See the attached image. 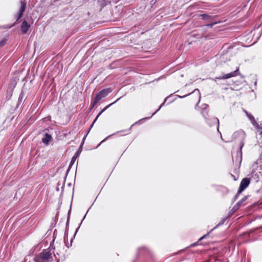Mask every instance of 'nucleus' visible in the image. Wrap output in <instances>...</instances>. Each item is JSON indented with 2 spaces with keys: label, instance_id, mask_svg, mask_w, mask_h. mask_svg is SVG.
I'll use <instances>...</instances> for the list:
<instances>
[{
  "label": "nucleus",
  "instance_id": "obj_1",
  "mask_svg": "<svg viewBox=\"0 0 262 262\" xmlns=\"http://www.w3.org/2000/svg\"><path fill=\"white\" fill-rule=\"evenodd\" d=\"M112 92V89L109 88L104 89L100 91L94 98V104L98 103L102 98L106 97Z\"/></svg>",
  "mask_w": 262,
  "mask_h": 262
},
{
  "label": "nucleus",
  "instance_id": "obj_2",
  "mask_svg": "<svg viewBox=\"0 0 262 262\" xmlns=\"http://www.w3.org/2000/svg\"><path fill=\"white\" fill-rule=\"evenodd\" d=\"M51 253L49 251H45L36 255L34 258L35 262H47L51 257Z\"/></svg>",
  "mask_w": 262,
  "mask_h": 262
},
{
  "label": "nucleus",
  "instance_id": "obj_3",
  "mask_svg": "<svg viewBox=\"0 0 262 262\" xmlns=\"http://www.w3.org/2000/svg\"><path fill=\"white\" fill-rule=\"evenodd\" d=\"M151 255L152 252L149 248L145 246H142L138 248L136 257H138L142 255L144 256H151Z\"/></svg>",
  "mask_w": 262,
  "mask_h": 262
},
{
  "label": "nucleus",
  "instance_id": "obj_4",
  "mask_svg": "<svg viewBox=\"0 0 262 262\" xmlns=\"http://www.w3.org/2000/svg\"><path fill=\"white\" fill-rule=\"evenodd\" d=\"M244 145V143L242 142L239 146V149L235 154V156L232 155V160L236 164L240 165L242 161V149Z\"/></svg>",
  "mask_w": 262,
  "mask_h": 262
},
{
  "label": "nucleus",
  "instance_id": "obj_5",
  "mask_svg": "<svg viewBox=\"0 0 262 262\" xmlns=\"http://www.w3.org/2000/svg\"><path fill=\"white\" fill-rule=\"evenodd\" d=\"M250 179L247 178H244L241 182L240 185L238 190L237 194L235 196L234 200H236L238 196V194L243 191L249 185Z\"/></svg>",
  "mask_w": 262,
  "mask_h": 262
},
{
  "label": "nucleus",
  "instance_id": "obj_6",
  "mask_svg": "<svg viewBox=\"0 0 262 262\" xmlns=\"http://www.w3.org/2000/svg\"><path fill=\"white\" fill-rule=\"evenodd\" d=\"M252 177L256 182L262 181V165H260L258 169L252 170Z\"/></svg>",
  "mask_w": 262,
  "mask_h": 262
},
{
  "label": "nucleus",
  "instance_id": "obj_7",
  "mask_svg": "<svg viewBox=\"0 0 262 262\" xmlns=\"http://www.w3.org/2000/svg\"><path fill=\"white\" fill-rule=\"evenodd\" d=\"M238 69H237L236 70H235L233 72H232L230 73H228L226 74H225L223 75L222 76H219L216 77L214 78H213L212 80L215 82H216L217 80H221V79H226L228 78H230L231 77H234L235 76H237L238 74Z\"/></svg>",
  "mask_w": 262,
  "mask_h": 262
},
{
  "label": "nucleus",
  "instance_id": "obj_8",
  "mask_svg": "<svg viewBox=\"0 0 262 262\" xmlns=\"http://www.w3.org/2000/svg\"><path fill=\"white\" fill-rule=\"evenodd\" d=\"M20 7L18 13L15 15L16 21H17L23 15L26 8V3L25 2L20 1Z\"/></svg>",
  "mask_w": 262,
  "mask_h": 262
},
{
  "label": "nucleus",
  "instance_id": "obj_9",
  "mask_svg": "<svg viewBox=\"0 0 262 262\" xmlns=\"http://www.w3.org/2000/svg\"><path fill=\"white\" fill-rule=\"evenodd\" d=\"M245 137V133L242 130H238V131L234 132L232 135L233 139L235 140L237 138L239 139V140L240 141V144H241V143L242 142H243L244 143V140Z\"/></svg>",
  "mask_w": 262,
  "mask_h": 262
},
{
  "label": "nucleus",
  "instance_id": "obj_10",
  "mask_svg": "<svg viewBox=\"0 0 262 262\" xmlns=\"http://www.w3.org/2000/svg\"><path fill=\"white\" fill-rule=\"evenodd\" d=\"M228 218V217H226V218H224V219H223L220 222V223L215 226L214 227L210 232H208L207 234H206L205 235H203V236L201 237L199 241L196 242V243H193L191 245V247H194L195 246V245H196L198 244V243L201 240H202L203 239L206 238L207 236L209 235V233L213 230H214V229H215L216 228H217L218 226H220L221 225H222L224 222H225V221L227 220V219Z\"/></svg>",
  "mask_w": 262,
  "mask_h": 262
},
{
  "label": "nucleus",
  "instance_id": "obj_11",
  "mask_svg": "<svg viewBox=\"0 0 262 262\" xmlns=\"http://www.w3.org/2000/svg\"><path fill=\"white\" fill-rule=\"evenodd\" d=\"M206 122L210 126H212L214 124L217 125V130L219 133L221 134V133L219 132V120L216 117H213L211 119H208Z\"/></svg>",
  "mask_w": 262,
  "mask_h": 262
},
{
  "label": "nucleus",
  "instance_id": "obj_12",
  "mask_svg": "<svg viewBox=\"0 0 262 262\" xmlns=\"http://www.w3.org/2000/svg\"><path fill=\"white\" fill-rule=\"evenodd\" d=\"M121 97H120L118 98L114 102L108 104V105L106 106L97 116L95 120H94L92 124L91 125V127L93 126V124L95 123V122L96 121L98 117L105 111H106L108 107H110L111 105L116 103L118 100H119L121 99Z\"/></svg>",
  "mask_w": 262,
  "mask_h": 262
},
{
  "label": "nucleus",
  "instance_id": "obj_13",
  "mask_svg": "<svg viewBox=\"0 0 262 262\" xmlns=\"http://www.w3.org/2000/svg\"><path fill=\"white\" fill-rule=\"evenodd\" d=\"M30 25L26 20H24L21 24L20 29L23 34L26 33L30 28Z\"/></svg>",
  "mask_w": 262,
  "mask_h": 262
},
{
  "label": "nucleus",
  "instance_id": "obj_14",
  "mask_svg": "<svg viewBox=\"0 0 262 262\" xmlns=\"http://www.w3.org/2000/svg\"><path fill=\"white\" fill-rule=\"evenodd\" d=\"M245 113H246L247 117L250 120L251 122L252 123V124L254 126L256 127L257 126H258V124L256 122V121L255 120L254 117H253V116L252 114L249 113L246 111H245Z\"/></svg>",
  "mask_w": 262,
  "mask_h": 262
},
{
  "label": "nucleus",
  "instance_id": "obj_15",
  "mask_svg": "<svg viewBox=\"0 0 262 262\" xmlns=\"http://www.w3.org/2000/svg\"><path fill=\"white\" fill-rule=\"evenodd\" d=\"M216 189L217 191H221L223 195H226L228 192V189L226 187L223 186H216Z\"/></svg>",
  "mask_w": 262,
  "mask_h": 262
},
{
  "label": "nucleus",
  "instance_id": "obj_16",
  "mask_svg": "<svg viewBox=\"0 0 262 262\" xmlns=\"http://www.w3.org/2000/svg\"><path fill=\"white\" fill-rule=\"evenodd\" d=\"M51 138H52L51 135H50V134H49L48 133H46L45 134V137H43L42 139V142L45 144L47 145V144H48L49 141L51 140Z\"/></svg>",
  "mask_w": 262,
  "mask_h": 262
},
{
  "label": "nucleus",
  "instance_id": "obj_17",
  "mask_svg": "<svg viewBox=\"0 0 262 262\" xmlns=\"http://www.w3.org/2000/svg\"><path fill=\"white\" fill-rule=\"evenodd\" d=\"M167 98H166L165 99L164 102H163V103H162V104L160 105V106H159V108H158V110H157L155 113H152V115H151V116H150V117H145V118H143V119H141L140 120H139V121H142V120H147V119H149L150 118H151L152 117V116H153L155 114H156V113H157V112H158V111L161 109V107H162L164 105V103H165V102H166Z\"/></svg>",
  "mask_w": 262,
  "mask_h": 262
},
{
  "label": "nucleus",
  "instance_id": "obj_18",
  "mask_svg": "<svg viewBox=\"0 0 262 262\" xmlns=\"http://www.w3.org/2000/svg\"><path fill=\"white\" fill-rule=\"evenodd\" d=\"M200 16L202 17V19L204 20H208L209 21H211V20L213 19L212 16L208 15L207 14H201L200 15Z\"/></svg>",
  "mask_w": 262,
  "mask_h": 262
},
{
  "label": "nucleus",
  "instance_id": "obj_19",
  "mask_svg": "<svg viewBox=\"0 0 262 262\" xmlns=\"http://www.w3.org/2000/svg\"><path fill=\"white\" fill-rule=\"evenodd\" d=\"M247 199V196H244L242 200H241L239 201H238L236 205H235L233 209H234L235 210L237 209L242 204V203L245 201Z\"/></svg>",
  "mask_w": 262,
  "mask_h": 262
},
{
  "label": "nucleus",
  "instance_id": "obj_20",
  "mask_svg": "<svg viewBox=\"0 0 262 262\" xmlns=\"http://www.w3.org/2000/svg\"><path fill=\"white\" fill-rule=\"evenodd\" d=\"M76 157L75 156V155H74L72 159V160L70 162V165L69 166V167H68V170H67V172L69 171V170H70V169L71 168V167L72 166V165L73 164V163L75 162V160H76Z\"/></svg>",
  "mask_w": 262,
  "mask_h": 262
},
{
  "label": "nucleus",
  "instance_id": "obj_21",
  "mask_svg": "<svg viewBox=\"0 0 262 262\" xmlns=\"http://www.w3.org/2000/svg\"><path fill=\"white\" fill-rule=\"evenodd\" d=\"M201 114L206 121L208 119L207 117L208 116V113L207 112H205V111H202Z\"/></svg>",
  "mask_w": 262,
  "mask_h": 262
},
{
  "label": "nucleus",
  "instance_id": "obj_22",
  "mask_svg": "<svg viewBox=\"0 0 262 262\" xmlns=\"http://www.w3.org/2000/svg\"><path fill=\"white\" fill-rule=\"evenodd\" d=\"M6 43V39H3L0 41V47H2L5 45Z\"/></svg>",
  "mask_w": 262,
  "mask_h": 262
},
{
  "label": "nucleus",
  "instance_id": "obj_23",
  "mask_svg": "<svg viewBox=\"0 0 262 262\" xmlns=\"http://www.w3.org/2000/svg\"><path fill=\"white\" fill-rule=\"evenodd\" d=\"M113 135H111L108 136H107V137H106L104 140H103L100 143V144L97 146V147L102 143H103V142H104L105 141H106V140H107L111 136H113Z\"/></svg>",
  "mask_w": 262,
  "mask_h": 262
},
{
  "label": "nucleus",
  "instance_id": "obj_24",
  "mask_svg": "<svg viewBox=\"0 0 262 262\" xmlns=\"http://www.w3.org/2000/svg\"><path fill=\"white\" fill-rule=\"evenodd\" d=\"M208 106V105L207 104H203L202 105V111H204L205 110H206Z\"/></svg>",
  "mask_w": 262,
  "mask_h": 262
},
{
  "label": "nucleus",
  "instance_id": "obj_25",
  "mask_svg": "<svg viewBox=\"0 0 262 262\" xmlns=\"http://www.w3.org/2000/svg\"><path fill=\"white\" fill-rule=\"evenodd\" d=\"M195 92H197L198 93V94L199 95V102H198V103H199L200 102V99H201V95H200V91L199 90V89H195L193 92V93H195Z\"/></svg>",
  "mask_w": 262,
  "mask_h": 262
},
{
  "label": "nucleus",
  "instance_id": "obj_26",
  "mask_svg": "<svg viewBox=\"0 0 262 262\" xmlns=\"http://www.w3.org/2000/svg\"><path fill=\"white\" fill-rule=\"evenodd\" d=\"M216 24V22L210 23L209 24L206 25V26L211 28Z\"/></svg>",
  "mask_w": 262,
  "mask_h": 262
},
{
  "label": "nucleus",
  "instance_id": "obj_27",
  "mask_svg": "<svg viewBox=\"0 0 262 262\" xmlns=\"http://www.w3.org/2000/svg\"><path fill=\"white\" fill-rule=\"evenodd\" d=\"M86 214H85V215L84 216V217H83V218L82 220L81 221V223H80V225H81V223H82V222H83V220L85 219V216H86ZM80 225H79V227L76 229V232H75V233L77 232L78 230V229H79V228H80Z\"/></svg>",
  "mask_w": 262,
  "mask_h": 262
},
{
  "label": "nucleus",
  "instance_id": "obj_28",
  "mask_svg": "<svg viewBox=\"0 0 262 262\" xmlns=\"http://www.w3.org/2000/svg\"><path fill=\"white\" fill-rule=\"evenodd\" d=\"M256 127L259 129L260 135H262V127H259L258 125Z\"/></svg>",
  "mask_w": 262,
  "mask_h": 262
},
{
  "label": "nucleus",
  "instance_id": "obj_29",
  "mask_svg": "<svg viewBox=\"0 0 262 262\" xmlns=\"http://www.w3.org/2000/svg\"><path fill=\"white\" fill-rule=\"evenodd\" d=\"M96 104H94V101H93L92 105L90 106V111L92 110V109L94 107V106Z\"/></svg>",
  "mask_w": 262,
  "mask_h": 262
},
{
  "label": "nucleus",
  "instance_id": "obj_30",
  "mask_svg": "<svg viewBox=\"0 0 262 262\" xmlns=\"http://www.w3.org/2000/svg\"><path fill=\"white\" fill-rule=\"evenodd\" d=\"M81 152V151L79 150L78 151L76 152L74 155H75V156L76 157V158H77V157H78L80 152Z\"/></svg>",
  "mask_w": 262,
  "mask_h": 262
},
{
  "label": "nucleus",
  "instance_id": "obj_31",
  "mask_svg": "<svg viewBox=\"0 0 262 262\" xmlns=\"http://www.w3.org/2000/svg\"><path fill=\"white\" fill-rule=\"evenodd\" d=\"M256 83H257V82L256 81H255L254 82V85H256Z\"/></svg>",
  "mask_w": 262,
  "mask_h": 262
},
{
  "label": "nucleus",
  "instance_id": "obj_32",
  "mask_svg": "<svg viewBox=\"0 0 262 262\" xmlns=\"http://www.w3.org/2000/svg\"><path fill=\"white\" fill-rule=\"evenodd\" d=\"M137 123H138V122H135V124H137ZM134 125V124H133V125H132V126H133Z\"/></svg>",
  "mask_w": 262,
  "mask_h": 262
},
{
  "label": "nucleus",
  "instance_id": "obj_33",
  "mask_svg": "<svg viewBox=\"0 0 262 262\" xmlns=\"http://www.w3.org/2000/svg\"><path fill=\"white\" fill-rule=\"evenodd\" d=\"M72 245V241H71V244H70V246Z\"/></svg>",
  "mask_w": 262,
  "mask_h": 262
},
{
  "label": "nucleus",
  "instance_id": "obj_34",
  "mask_svg": "<svg viewBox=\"0 0 262 262\" xmlns=\"http://www.w3.org/2000/svg\"><path fill=\"white\" fill-rule=\"evenodd\" d=\"M13 26V25L9 27V28H11Z\"/></svg>",
  "mask_w": 262,
  "mask_h": 262
},
{
  "label": "nucleus",
  "instance_id": "obj_35",
  "mask_svg": "<svg viewBox=\"0 0 262 262\" xmlns=\"http://www.w3.org/2000/svg\"><path fill=\"white\" fill-rule=\"evenodd\" d=\"M66 246H67V247L68 248H69V246H68V245H66Z\"/></svg>",
  "mask_w": 262,
  "mask_h": 262
},
{
  "label": "nucleus",
  "instance_id": "obj_36",
  "mask_svg": "<svg viewBox=\"0 0 262 262\" xmlns=\"http://www.w3.org/2000/svg\"><path fill=\"white\" fill-rule=\"evenodd\" d=\"M133 262H135V260H134Z\"/></svg>",
  "mask_w": 262,
  "mask_h": 262
}]
</instances>
